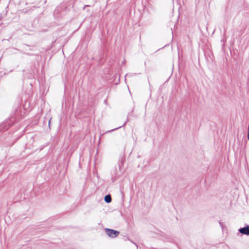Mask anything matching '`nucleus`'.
Returning a JSON list of instances; mask_svg holds the SVG:
<instances>
[{
	"mask_svg": "<svg viewBox=\"0 0 249 249\" xmlns=\"http://www.w3.org/2000/svg\"><path fill=\"white\" fill-rule=\"evenodd\" d=\"M248 139H249V134H248Z\"/></svg>",
	"mask_w": 249,
	"mask_h": 249,
	"instance_id": "obj_4",
	"label": "nucleus"
},
{
	"mask_svg": "<svg viewBox=\"0 0 249 249\" xmlns=\"http://www.w3.org/2000/svg\"><path fill=\"white\" fill-rule=\"evenodd\" d=\"M105 201L107 203H110L111 201V198L109 195H107L105 197Z\"/></svg>",
	"mask_w": 249,
	"mask_h": 249,
	"instance_id": "obj_3",
	"label": "nucleus"
},
{
	"mask_svg": "<svg viewBox=\"0 0 249 249\" xmlns=\"http://www.w3.org/2000/svg\"><path fill=\"white\" fill-rule=\"evenodd\" d=\"M239 231L243 234L249 235V226L240 229Z\"/></svg>",
	"mask_w": 249,
	"mask_h": 249,
	"instance_id": "obj_2",
	"label": "nucleus"
},
{
	"mask_svg": "<svg viewBox=\"0 0 249 249\" xmlns=\"http://www.w3.org/2000/svg\"><path fill=\"white\" fill-rule=\"evenodd\" d=\"M105 231L106 234L111 238H115L119 234V231L112 229H106Z\"/></svg>",
	"mask_w": 249,
	"mask_h": 249,
	"instance_id": "obj_1",
	"label": "nucleus"
}]
</instances>
